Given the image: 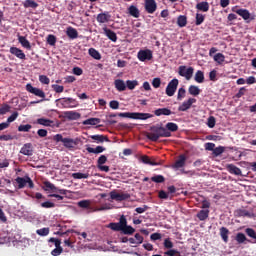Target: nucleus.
I'll list each match as a JSON object with an SVG mask.
<instances>
[{
  "label": "nucleus",
  "instance_id": "nucleus-38",
  "mask_svg": "<svg viewBox=\"0 0 256 256\" xmlns=\"http://www.w3.org/2000/svg\"><path fill=\"white\" fill-rule=\"evenodd\" d=\"M91 139H93V141H97L98 143H103L104 141H109V138L107 136L104 135H92L90 136Z\"/></svg>",
  "mask_w": 256,
  "mask_h": 256
},
{
  "label": "nucleus",
  "instance_id": "nucleus-11",
  "mask_svg": "<svg viewBox=\"0 0 256 256\" xmlns=\"http://www.w3.org/2000/svg\"><path fill=\"white\" fill-rule=\"evenodd\" d=\"M105 163H107V156L101 155L97 160V168L99 169V171L109 173L110 168L109 166H105Z\"/></svg>",
  "mask_w": 256,
  "mask_h": 256
},
{
  "label": "nucleus",
  "instance_id": "nucleus-53",
  "mask_svg": "<svg viewBox=\"0 0 256 256\" xmlns=\"http://www.w3.org/2000/svg\"><path fill=\"white\" fill-rule=\"evenodd\" d=\"M47 43L53 47L55 43H57V37H55L53 34H49L47 37Z\"/></svg>",
  "mask_w": 256,
  "mask_h": 256
},
{
  "label": "nucleus",
  "instance_id": "nucleus-27",
  "mask_svg": "<svg viewBox=\"0 0 256 256\" xmlns=\"http://www.w3.org/2000/svg\"><path fill=\"white\" fill-rule=\"evenodd\" d=\"M114 85L117 91H120V92L125 91V89H127V85L125 84V81L121 79L115 80Z\"/></svg>",
  "mask_w": 256,
  "mask_h": 256
},
{
  "label": "nucleus",
  "instance_id": "nucleus-9",
  "mask_svg": "<svg viewBox=\"0 0 256 256\" xmlns=\"http://www.w3.org/2000/svg\"><path fill=\"white\" fill-rule=\"evenodd\" d=\"M139 61H151L153 59V51L146 49L140 50L137 54Z\"/></svg>",
  "mask_w": 256,
  "mask_h": 256
},
{
  "label": "nucleus",
  "instance_id": "nucleus-58",
  "mask_svg": "<svg viewBox=\"0 0 256 256\" xmlns=\"http://www.w3.org/2000/svg\"><path fill=\"white\" fill-rule=\"evenodd\" d=\"M215 123H217V121L215 120L214 116H210L207 120L209 129H213L215 127Z\"/></svg>",
  "mask_w": 256,
  "mask_h": 256
},
{
  "label": "nucleus",
  "instance_id": "nucleus-39",
  "mask_svg": "<svg viewBox=\"0 0 256 256\" xmlns=\"http://www.w3.org/2000/svg\"><path fill=\"white\" fill-rule=\"evenodd\" d=\"M177 25H178V27H186L187 26V16H185V15L178 16Z\"/></svg>",
  "mask_w": 256,
  "mask_h": 256
},
{
  "label": "nucleus",
  "instance_id": "nucleus-40",
  "mask_svg": "<svg viewBox=\"0 0 256 256\" xmlns=\"http://www.w3.org/2000/svg\"><path fill=\"white\" fill-rule=\"evenodd\" d=\"M43 185H44V187H43V189H44V191H46L47 193H52V191L55 189V184H53V183H51V182H49V181H45L44 183H43Z\"/></svg>",
  "mask_w": 256,
  "mask_h": 256
},
{
  "label": "nucleus",
  "instance_id": "nucleus-54",
  "mask_svg": "<svg viewBox=\"0 0 256 256\" xmlns=\"http://www.w3.org/2000/svg\"><path fill=\"white\" fill-rule=\"evenodd\" d=\"M236 241H237V243L241 244V243H243L244 241H247V236H245V234L239 232V233H237V235H236Z\"/></svg>",
  "mask_w": 256,
  "mask_h": 256
},
{
  "label": "nucleus",
  "instance_id": "nucleus-51",
  "mask_svg": "<svg viewBox=\"0 0 256 256\" xmlns=\"http://www.w3.org/2000/svg\"><path fill=\"white\" fill-rule=\"evenodd\" d=\"M153 183H165V177L163 175H156L151 178Z\"/></svg>",
  "mask_w": 256,
  "mask_h": 256
},
{
  "label": "nucleus",
  "instance_id": "nucleus-23",
  "mask_svg": "<svg viewBox=\"0 0 256 256\" xmlns=\"http://www.w3.org/2000/svg\"><path fill=\"white\" fill-rule=\"evenodd\" d=\"M154 115H156V117H161V115H173V112L169 109V108H158L154 111Z\"/></svg>",
  "mask_w": 256,
  "mask_h": 256
},
{
  "label": "nucleus",
  "instance_id": "nucleus-44",
  "mask_svg": "<svg viewBox=\"0 0 256 256\" xmlns=\"http://www.w3.org/2000/svg\"><path fill=\"white\" fill-rule=\"evenodd\" d=\"M137 85H139V81H137V80H127L126 81V87L128 89H130V91H133V89H135V87H137Z\"/></svg>",
  "mask_w": 256,
  "mask_h": 256
},
{
  "label": "nucleus",
  "instance_id": "nucleus-26",
  "mask_svg": "<svg viewBox=\"0 0 256 256\" xmlns=\"http://www.w3.org/2000/svg\"><path fill=\"white\" fill-rule=\"evenodd\" d=\"M226 169L232 175H241V168L235 166L234 164H228Z\"/></svg>",
  "mask_w": 256,
  "mask_h": 256
},
{
  "label": "nucleus",
  "instance_id": "nucleus-61",
  "mask_svg": "<svg viewBox=\"0 0 256 256\" xmlns=\"http://www.w3.org/2000/svg\"><path fill=\"white\" fill-rule=\"evenodd\" d=\"M164 255H167V256H181V252H179L177 250H174V249H170V250L166 251L164 253Z\"/></svg>",
  "mask_w": 256,
  "mask_h": 256
},
{
  "label": "nucleus",
  "instance_id": "nucleus-49",
  "mask_svg": "<svg viewBox=\"0 0 256 256\" xmlns=\"http://www.w3.org/2000/svg\"><path fill=\"white\" fill-rule=\"evenodd\" d=\"M225 153V147L219 146L214 148L213 155L214 157H219V155H223Z\"/></svg>",
  "mask_w": 256,
  "mask_h": 256
},
{
  "label": "nucleus",
  "instance_id": "nucleus-64",
  "mask_svg": "<svg viewBox=\"0 0 256 256\" xmlns=\"http://www.w3.org/2000/svg\"><path fill=\"white\" fill-rule=\"evenodd\" d=\"M63 253V248H56L51 251V255L53 256H59Z\"/></svg>",
  "mask_w": 256,
  "mask_h": 256
},
{
  "label": "nucleus",
  "instance_id": "nucleus-62",
  "mask_svg": "<svg viewBox=\"0 0 256 256\" xmlns=\"http://www.w3.org/2000/svg\"><path fill=\"white\" fill-rule=\"evenodd\" d=\"M185 93H187L185 88H179L178 95H177L178 101H181V99L185 98Z\"/></svg>",
  "mask_w": 256,
  "mask_h": 256
},
{
  "label": "nucleus",
  "instance_id": "nucleus-12",
  "mask_svg": "<svg viewBox=\"0 0 256 256\" xmlns=\"http://www.w3.org/2000/svg\"><path fill=\"white\" fill-rule=\"evenodd\" d=\"M110 199L114 201H127V199H131V195L129 193H117L112 191L110 192Z\"/></svg>",
  "mask_w": 256,
  "mask_h": 256
},
{
  "label": "nucleus",
  "instance_id": "nucleus-22",
  "mask_svg": "<svg viewBox=\"0 0 256 256\" xmlns=\"http://www.w3.org/2000/svg\"><path fill=\"white\" fill-rule=\"evenodd\" d=\"M11 55H15L18 59H25V53L23 50L17 48V47H11L10 48Z\"/></svg>",
  "mask_w": 256,
  "mask_h": 256
},
{
  "label": "nucleus",
  "instance_id": "nucleus-37",
  "mask_svg": "<svg viewBox=\"0 0 256 256\" xmlns=\"http://www.w3.org/2000/svg\"><path fill=\"white\" fill-rule=\"evenodd\" d=\"M209 217V210H200L197 213V218L199 221H205Z\"/></svg>",
  "mask_w": 256,
  "mask_h": 256
},
{
  "label": "nucleus",
  "instance_id": "nucleus-8",
  "mask_svg": "<svg viewBox=\"0 0 256 256\" xmlns=\"http://www.w3.org/2000/svg\"><path fill=\"white\" fill-rule=\"evenodd\" d=\"M57 101L65 109H70V108H73V107H77V101L73 98H59Z\"/></svg>",
  "mask_w": 256,
  "mask_h": 256
},
{
  "label": "nucleus",
  "instance_id": "nucleus-56",
  "mask_svg": "<svg viewBox=\"0 0 256 256\" xmlns=\"http://www.w3.org/2000/svg\"><path fill=\"white\" fill-rule=\"evenodd\" d=\"M52 195H67V190L60 189L57 186H55V189L52 191Z\"/></svg>",
  "mask_w": 256,
  "mask_h": 256
},
{
  "label": "nucleus",
  "instance_id": "nucleus-41",
  "mask_svg": "<svg viewBox=\"0 0 256 256\" xmlns=\"http://www.w3.org/2000/svg\"><path fill=\"white\" fill-rule=\"evenodd\" d=\"M80 209H91V200H81L78 202Z\"/></svg>",
  "mask_w": 256,
  "mask_h": 256
},
{
  "label": "nucleus",
  "instance_id": "nucleus-15",
  "mask_svg": "<svg viewBox=\"0 0 256 256\" xmlns=\"http://www.w3.org/2000/svg\"><path fill=\"white\" fill-rule=\"evenodd\" d=\"M193 103H197V99L189 98L187 101H184L182 105L178 107V111H187L191 109V105H193Z\"/></svg>",
  "mask_w": 256,
  "mask_h": 256
},
{
  "label": "nucleus",
  "instance_id": "nucleus-18",
  "mask_svg": "<svg viewBox=\"0 0 256 256\" xmlns=\"http://www.w3.org/2000/svg\"><path fill=\"white\" fill-rule=\"evenodd\" d=\"M104 34L106 35V37H108V39H110V41H112L113 43H117V33H115L113 30L104 27L103 28Z\"/></svg>",
  "mask_w": 256,
  "mask_h": 256
},
{
  "label": "nucleus",
  "instance_id": "nucleus-13",
  "mask_svg": "<svg viewBox=\"0 0 256 256\" xmlns=\"http://www.w3.org/2000/svg\"><path fill=\"white\" fill-rule=\"evenodd\" d=\"M26 91L28 93H32V95H36V97H41V99H45V92L39 88L33 87L31 84L26 85Z\"/></svg>",
  "mask_w": 256,
  "mask_h": 256
},
{
  "label": "nucleus",
  "instance_id": "nucleus-30",
  "mask_svg": "<svg viewBox=\"0 0 256 256\" xmlns=\"http://www.w3.org/2000/svg\"><path fill=\"white\" fill-rule=\"evenodd\" d=\"M194 81H196V83H205V73L201 70H198L195 73Z\"/></svg>",
  "mask_w": 256,
  "mask_h": 256
},
{
  "label": "nucleus",
  "instance_id": "nucleus-46",
  "mask_svg": "<svg viewBox=\"0 0 256 256\" xmlns=\"http://www.w3.org/2000/svg\"><path fill=\"white\" fill-rule=\"evenodd\" d=\"M31 129H33V126L31 124L20 125L18 127V131H20L21 133H29Z\"/></svg>",
  "mask_w": 256,
  "mask_h": 256
},
{
  "label": "nucleus",
  "instance_id": "nucleus-32",
  "mask_svg": "<svg viewBox=\"0 0 256 256\" xmlns=\"http://www.w3.org/2000/svg\"><path fill=\"white\" fill-rule=\"evenodd\" d=\"M188 92L190 95H193V97H197V95L201 94V89H199V86L190 85L188 88Z\"/></svg>",
  "mask_w": 256,
  "mask_h": 256
},
{
  "label": "nucleus",
  "instance_id": "nucleus-48",
  "mask_svg": "<svg viewBox=\"0 0 256 256\" xmlns=\"http://www.w3.org/2000/svg\"><path fill=\"white\" fill-rule=\"evenodd\" d=\"M214 61H216V63H218L219 65H221V63L225 62V55H223V53H217L214 56Z\"/></svg>",
  "mask_w": 256,
  "mask_h": 256
},
{
  "label": "nucleus",
  "instance_id": "nucleus-31",
  "mask_svg": "<svg viewBox=\"0 0 256 256\" xmlns=\"http://www.w3.org/2000/svg\"><path fill=\"white\" fill-rule=\"evenodd\" d=\"M220 236L224 243H229V229L225 227L220 228Z\"/></svg>",
  "mask_w": 256,
  "mask_h": 256
},
{
  "label": "nucleus",
  "instance_id": "nucleus-14",
  "mask_svg": "<svg viewBox=\"0 0 256 256\" xmlns=\"http://www.w3.org/2000/svg\"><path fill=\"white\" fill-rule=\"evenodd\" d=\"M187 162V156L185 154L179 155L178 159L175 161V163L172 165L173 169H181Z\"/></svg>",
  "mask_w": 256,
  "mask_h": 256
},
{
  "label": "nucleus",
  "instance_id": "nucleus-28",
  "mask_svg": "<svg viewBox=\"0 0 256 256\" xmlns=\"http://www.w3.org/2000/svg\"><path fill=\"white\" fill-rule=\"evenodd\" d=\"M128 13L129 15H131V17H135V19H139V15H141V13L139 12V8H137V6L131 5L128 8Z\"/></svg>",
  "mask_w": 256,
  "mask_h": 256
},
{
  "label": "nucleus",
  "instance_id": "nucleus-3",
  "mask_svg": "<svg viewBox=\"0 0 256 256\" xmlns=\"http://www.w3.org/2000/svg\"><path fill=\"white\" fill-rule=\"evenodd\" d=\"M53 141L56 143H63V146L66 149H75L77 145H79V139H73V138H64L61 134H56L53 136Z\"/></svg>",
  "mask_w": 256,
  "mask_h": 256
},
{
  "label": "nucleus",
  "instance_id": "nucleus-7",
  "mask_svg": "<svg viewBox=\"0 0 256 256\" xmlns=\"http://www.w3.org/2000/svg\"><path fill=\"white\" fill-rule=\"evenodd\" d=\"M179 87V80L177 78L172 79L166 87V95L168 97H173Z\"/></svg>",
  "mask_w": 256,
  "mask_h": 256
},
{
  "label": "nucleus",
  "instance_id": "nucleus-42",
  "mask_svg": "<svg viewBox=\"0 0 256 256\" xmlns=\"http://www.w3.org/2000/svg\"><path fill=\"white\" fill-rule=\"evenodd\" d=\"M24 7H25L26 9H28L29 7H30L31 9H37V8L39 7V4H37V2H35V1H33V0H26V1L24 2Z\"/></svg>",
  "mask_w": 256,
  "mask_h": 256
},
{
  "label": "nucleus",
  "instance_id": "nucleus-5",
  "mask_svg": "<svg viewBox=\"0 0 256 256\" xmlns=\"http://www.w3.org/2000/svg\"><path fill=\"white\" fill-rule=\"evenodd\" d=\"M15 182L18 184V189H24V187H28L29 189H34L35 184L33 183V180H31V177L29 175H26L24 177H17L15 179Z\"/></svg>",
  "mask_w": 256,
  "mask_h": 256
},
{
  "label": "nucleus",
  "instance_id": "nucleus-2",
  "mask_svg": "<svg viewBox=\"0 0 256 256\" xmlns=\"http://www.w3.org/2000/svg\"><path fill=\"white\" fill-rule=\"evenodd\" d=\"M150 131L146 134V137L149 141H153V143H157L160 137H171V132L163 126H152Z\"/></svg>",
  "mask_w": 256,
  "mask_h": 256
},
{
  "label": "nucleus",
  "instance_id": "nucleus-63",
  "mask_svg": "<svg viewBox=\"0 0 256 256\" xmlns=\"http://www.w3.org/2000/svg\"><path fill=\"white\" fill-rule=\"evenodd\" d=\"M109 107H110V109H114V110L119 109V101H117V100L110 101Z\"/></svg>",
  "mask_w": 256,
  "mask_h": 256
},
{
  "label": "nucleus",
  "instance_id": "nucleus-55",
  "mask_svg": "<svg viewBox=\"0 0 256 256\" xmlns=\"http://www.w3.org/2000/svg\"><path fill=\"white\" fill-rule=\"evenodd\" d=\"M204 21H205V16L203 14L197 13L195 25L199 26V25L203 24Z\"/></svg>",
  "mask_w": 256,
  "mask_h": 256
},
{
  "label": "nucleus",
  "instance_id": "nucleus-34",
  "mask_svg": "<svg viewBox=\"0 0 256 256\" xmlns=\"http://www.w3.org/2000/svg\"><path fill=\"white\" fill-rule=\"evenodd\" d=\"M166 131H169V133H175L176 131H179V126L176 123L168 122L166 124Z\"/></svg>",
  "mask_w": 256,
  "mask_h": 256
},
{
  "label": "nucleus",
  "instance_id": "nucleus-25",
  "mask_svg": "<svg viewBox=\"0 0 256 256\" xmlns=\"http://www.w3.org/2000/svg\"><path fill=\"white\" fill-rule=\"evenodd\" d=\"M66 34L69 39H77V37H79V32H77V29L71 26L67 28Z\"/></svg>",
  "mask_w": 256,
  "mask_h": 256
},
{
  "label": "nucleus",
  "instance_id": "nucleus-59",
  "mask_svg": "<svg viewBox=\"0 0 256 256\" xmlns=\"http://www.w3.org/2000/svg\"><path fill=\"white\" fill-rule=\"evenodd\" d=\"M52 89L55 91V93H63V91H65V87L58 84H53Z\"/></svg>",
  "mask_w": 256,
  "mask_h": 256
},
{
  "label": "nucleus",
  "instance_id": "nucleus-36",
  "mask_svg": "<svg viewBox=\"0 0 256 256\" xmlns=\"http://www.w3.org/2000/svg\"><path fill=\"white\" fill-rule=\"evenodd\" d=\"M99 123H101L99 118H89L82 122L83 125H99Z\"/></svg>",
  "mask_w": 256,
  "mask_h": 256
},
{
  "label": "nucleus",
  "instance_id": "nucleus-24",
  "mask_svg": "<svg viewBox=\"0 0 256 256\" xmlns=\"http://www.w3.org/2000/svg\"><path fill=\"white\" fill-rule=\"evenodd\" d=\"M18 41L20 45L24 47V49H28V51H31V42H29V40H27L25 36H19Z\"/></svg>",
  "mask_w": 256,
  "mask_h": 256
},
{
  "label": "nucleus",
  "instance_id": "nucleus-60",
  "mask_svg": "<svg viewBox=\"0 0 256 256\" xmlns=\"http://www.w3.org/2000/svg\"><path fill=\"white\" fill-rule=\"evenodd\" d=\"M18 117H19V112H13L12 115L8 117L6 123L10 125V123H13V121H15Z\"/></svg>",
  "mask_w": 256,
  "mask_h": 256
},
{
  "label": "nucleus",
  "instance_id": "nucleus-4",
  "mask_svg": "<svg viewBox=\"0 0 256 256\" xmlns=\"http://www.w3.org/2000/svg\"><path fill=\"white\" fill-rule=\"evenodd\" d=\"M118 117H125L128 119H136L140 121H147V119H151L153 115L150 113H141V112H121L117 114Z\"/></svg>",
  "mask_w": 256,
  "mask_h": 256
},
{
  "label": "nucleus",
  "instance_id": "nucleus-29",
  "mask_svg": "<svg viewBox=\"0 0 256 256\" xmlns=\"http://www.w3.org/2000/svg\"><path fill=\"white\" fill-rule=\"evenodd\" d=\"M196 9L198 11H202L203 13H207L209 11V2L204 1L196 4Z\"/></svg>",
  "mask_w": 256,
  "mask_h": 256
},
{
  "label": "nucleus",
  "instance_id": "nucleus-21",
  "mask_svg": "<svg viewBox=\"0 0 256 256\" xmlns=\"http://www.w3.org/2000/svg\"><path fill=\"white\" fill-rule=\"evenodd\" d=\"M233 11L237 15H240V17H242V19H244V21H247L251 17V13H249V10H247V9H237V10H233Z\"/></svg>",
  "mask_w": 256,
  "mask_h": 256
},
{
  "label": "nucleus",
  "instance_id": "nucleus-45",
  "mask_svg": "<svg viewBox=\"0 0 256 256\" xmlns=\"http://www.w3.org/2000/svg\"><path fill=\"white\" fill-rule=\"evenodd\" d=\"M73 179H89V173L76 172L72 174Z\"/></svg>",
  "mask_w": 256,
  "mask_h": 256
},
{
  "label": "nucleus",
  "instance_id": "nucleus-17",
  "mask_svg": "<svg viewBox=\"0 0 256 256\" xmlns=\"http://www.w3.org/2000/svg\"><path fill=\"white\" fill-rule=\"evenodd\" d=\"M64 117L69 121H77L78 119H81V114L75 111H66L64 112Z\"/></svg>",
  "mask_w": 256,
  "mask_h": 256
},
{
  "label": "nucleus",
  "instance_id": "nucleus-1",
  "mask_svg": "<svg viewBox=\"0 0 256 256\" xmlns=\"http://www.w3.org/2000/svg\"><path fill=\"white\" fill-rule=\"evenodd\" d=\"M108 229H111L112 231H121L123 235H133V233H135V228L127 225V218L125 215L120 216L119 222H111L108 224Z\"/></svg>",
  "mask_w": 256,
  "mask_h": 256
},
{
  "label": "nucleus",
  "instance_id": "nucleus-43",
  "mask_svg": "<svg viewBox=\"0 0 256 256\" xmlns=\"http://www.w3.org/2000/svg\"><path fill=\"white\" fill-rule=\"evenodd\" d=\"M50 231L51 230L49 229V227L41 228V229L36 230V234L39 235L40 237H47V235H49Z\"/></svg>",
  "mask_w": 256,
  "mask_h": 256
},
{
  "label": "nucleus",
  "instance_id": "nucleus-50",
  "mask_svg": "<svg viewBox=\"0 0 256 256\" xmlns=\"http://www.w3.org/2000/svg\"><path fill=\"white\" fill-rule=\"evenodd\" d=\"M237 217H251V213L247 210L239 209L236 211Z\"/></svg>",
  "mask_w": 256,
  "mask_h": 256
},
{
  "label": "nucleus",
  "instance_id": "nucleus-47",
  "mask_svg": "<svg viewBox=\"0 0 256 256\" xmlns=\"http://www.w3.org/2000/svg\"><path fill=\"white\" fill-rule=\"evenodd\" d=\"M245 233L248 237H250V239L256 241V232L253 228H246Z\"/></svg>",
  "mask_w": 256,
  "mask_h": 256
},
{
  "label": "nucleus",
  "instance_id": "nucleus-57",
  "mask_svg": "<svg viewBox=\"0 0 256 256\" xmlns=\"http://www.w3.org/2000/svg\"><path fill=\"white\" fill-rule=\"evenodd\" d=\"M39 81H40V83H42V85H49V83H51V80L49 79V77H47L45 75H40Z\"/></svg>",
  "mask_w": 256,
  "mask_h": 256
},
{
  "label": "nucleus",
  "instance_id": "nucleus-20",
  "mask_svg": "<svg viewBox=\"0 0 256 256\" xmlns=\"http://www.w3.org/2000/svg\"><path fill=\"white\" fill-rule=\"evenodd\" d=\"M98 23H109V19H111V14L109 12L100 13L97 15Z\"/></svg>",
  "mask_w": 256,
  "mask_h": 256
},
{
  "label": "nucleus",
  "instance_id": "nucleus-16",
  "mask_svg": "<svg viewBox=\"0 0 256 256\" xmlns=\"http://www.w3.org/2000/svg\"><path fill=\"white\" fill-rule=\"evenodd\" d=\"M20 153L22 155H26L27 157H31V155H33V144L31 143L24 144L20 149Z\"/></svg>",
  "mask_w": 256,
  "mask_h": 256
},
{
  "label": "nucleus",
  "instance_id": "nucleus-10",
  "mask_svg": "<svg viewBox=\"0 0 256 256\" xmlns=\"http://www.w3.org/2000/svg\"><path fill=\"white\" fill-rule=\"evenodd\" d=\"M144 8L146 13L153 15L157 11V2L155 0H145Z\"/></svg>",
  "mask_w": 256,
  "mask_h": 256
},
{
  "label": "nucleus",
  "instance_id": "nucleus-52",
  "mask_svg": "<svg viewBox=\"0 0 256 256\" xmlns=\"http://www.w3.org/2000/svg\"><path fill=\"white\" fill-rule=\"evenodd\" d=\"M40 207H42L43 209H53L55 207V203L51 201L42 202L40 204Z\"/></svg>",
  "mask_w": 256,
  "mask_h": 256
},
{
  "label": "nucleus",
  "instance_id": "nucleus-35",
  "mask_svg": "<svg viewBox=\"0 0 256 256\" xmlns=\"http://www.w3.org/2000/svg\"><path fill=\"white\" fill-rule=\"evenodd\" d=\"M88 53H89L90 57H93V59H96V61H100L101 53H99V51H97L95 48H90L88 50Z\"/></svg>",
  "mask_w": 256,
  "mask_h": 256
},
{
  "label": "nucleus",
  "instance_id": "nucleus-19",
  "mask_svg": "<svg viewBox=\"0 0 256 256\" xmlns=\"http://www.w3.org/2000/svg\"><path fill=\"white\" fill-rule=\"evenodd\" d=\"M36 123L38 125H42L43 127H53V125L55 124L53 120L47 118H38L36 120Z\"/></svg>",
  "mask_w": 256,
  "mask_h": 256
},
{
  "label": "nucleus",
  "instance_id": "nucleus-33",
  "mask_svg": "<svg viewBox=\"0 0 256 256\" xmlns=\"http://www.w3.org/2000/svg\"><path fill=\"white\" fill-rule=\"evenodd\" d=\"M86 151L88 153H94L96 155H99V153H103V151H105V147L103 146H97L96 148L87 147Z\"/></svg>",
  "mask_w": 256,
  "mask_h": 256
},
{
  "label": "nucleus",
  "instance_id": "nucleus-6",
  "mask_svg": "<svg viewBox=\"0 0 256 256\" xmlns=\"http://www.w3.org/2000/svg\"><path fill=\"white\" fill-rule=\"evenodd\" d=\"M194 71L195 69L191 66L188 68L183 65L178 67V75H180V77H184L186 81H191Z\"/></svg>",
  "mask_w": 256,
  "mask_h": 256
}]
</instances>
